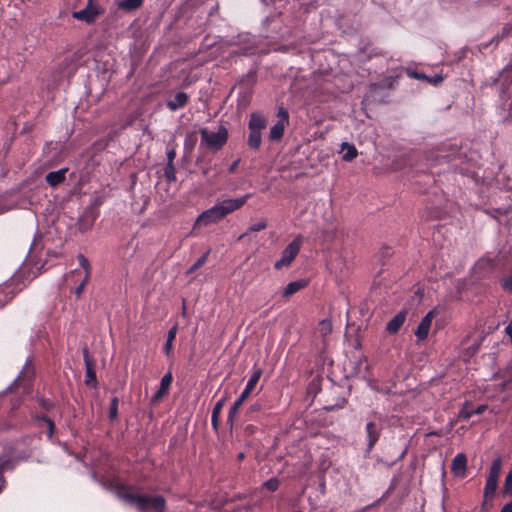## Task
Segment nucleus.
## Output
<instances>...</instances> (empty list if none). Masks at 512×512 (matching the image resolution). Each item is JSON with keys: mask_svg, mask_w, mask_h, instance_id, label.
I'll return each mask as SVG.
<instances>
[{"mask_svg": "<svg viewBox=\"0 0 512 512\" xmlns=\"http://www.w3.org/2000/svg\"><path fill=\"white\" fill-rule=\"evenodd\" d=\"M302 245V237L297 236L290 242L281 253V257L275 262L274 268L277 270L289 266L295 257L298 255Z\"/></svg>", "mask_w": 512, "mask_h": 512, "instance_id": "obj_4", "label": "nucleus"}, {"mask_svg": "<svg viewBox=\"0 0 512 512\" xmlns=\"http://www.w3.org/2000/svg\"><path fill=\"white\" fill-rule=\"evenodd\" d=\"M498 485V479L487 477L484 495L485 497L494 495Z\"/></svg>", "mask_w": 512, "mask_h": 512, "instance_id": "obj_22", "label": "nucleus"}, {"mask_svg": "<svg viewBox=\"0 0 512 512\" xmlns=\"http://www.w3.org/2000/svg\"><path fill=\"white\" fill-rule=\"evenodd\" d=\"M264 486L269 491H275L278 488V481L276 479H270L264 483Z\"/></svg>", "mask_w": 512, "mask_h": 512, "instance_id": "obj_34", "label": "nucleus"}, {"mask_svg": "<svg viewBox=\"0 0 512 512\" xmlns=\"http://www.w3.org/2000/svg\"><path fill=\"white\" fill-rule=\"evenodd\" d=\"M503 491L505 494L512 495V481L507 482V478L505 479Z\"/></svg>", "mask_w": 512, "mask_h": 512, "instance_id": "obj_36", "label": "nucleus"}, {"mask_svg": "<svg viewBox=\"0 0 512 512\" xmlns=\"http://www.w3.org/2000/svg\"><path fill=\"white\" fill-rule=\"evenodd\" d=\"M413 76H414L415 78H417V79H425V80H426V78H427V76H426V75H424V74H419V73H413Z\"/></svg>", "mask_w": 512, "mask_h": 512, "instance_id": "obj_44", "label": "nucleus"}, {"mask_svg": "<svg viewBox=\"0 0 512 512\" xmlns=\"http://www.w3.org/2000/svg\"><path fill=\"white\" fill-rule=\"evenodd\" d=\"M142 4V0H122L119 6L126 10H133Z\"/></svg>", "mask_w": 512, "mask_h": 512, "instance_id": "obj_24", "label": "nucleus"}, {"mask_svg": "<svg viewBox=\"0 0 512 512\" xmlns=\"http://www.w3.org/2000/svg\"><path fill=\"white\" fill-rule=\"evenodd\" d=\"M426 81L431 83V84H433V85H438V84H440L443 81V77L440 74H436V75H434L432 77H428L427 76Z\"/></svg>", "mask_w": 512, "mask_h": 512, "instance_id": "obj_33", "label": "nucleus"}, {"mask_svg": "<svg viewBox=\"0 0 512 512\" xmlns=\"http://www.w3.org/2000/svg\"><path fill=\"white\" fill-rule=\"evenodd\" d=\"M506 477H507V482L512 481V469L509 471V473Z\"/></svg>", "mask_w": 512, "mask_h": 512, "instance_id": "obj_45", "label": "nucleus"}, {"mask_svg": "<svg viewBox=\"0 0 512 512\" xmlns=\"http://www.w3.org/2000/svg\"><path fill=\"white\" fill-rule=\"evenodd\" d=\"M90 276L91 274H87V272H84V277L83 280L81 281V284L86 286L87 283L89 282Z\"/></svg>", "mask_w": 512, "mask_h": 512, "instance_id": "obj_41", "label": "nucleus"}, {"mask_svg": "<svg viewBox=\"0 0 512 512\" xmlns=\"http://www.w3.org/2000/svg\"><path fill=\"white\" fill-rule=\"evenodd\" d=\"M207 256H208V252L205 253L204 255H202L192 266L191 268L189 269V273H192L194 272L195 270H197L198 268H200L202 265L205 264L206 260H207Z\"/></svg>", "mask_w": 512, "mask_h": 512, "instance_id": "obj_31", "label": "nucleus"}, {"mask_svg": "<svg viewBox=\"0 0 512 512\" xmlns=\"http://www.w3.org/2000/svg\"><path fill=\"white\" fill-rule=\"evenodd\" d=\"M172 380H173V377L170 372L166 373L162 377L159 389L151 398L152 404L158 403L164 396H166L168 394Z\"/></svg>", "mask_w": 512, "mask_h": 512, "instance_id": "obj_8", "label": "nucleus"}, {"mask_svg": "<svg viewBox=\"0 0 512 512\" xmlns=\"http://www.w3.org/2000/svg\"><path fill=\"white\" fill-rule=\"evenodd\" d=\"M316 332L323 338L330 335L332 332V322L330 319L321 320L318 325Z\"/></svg>", "mask_w": 512, "mask_h": 512, "instance_id": "obj_19", "label": "nucleus"}, {"mask_svg": "<svg viewBox=\"0 0 512 512\" xmlns=\"http://www.w3.org/2000/svg\"><path fill=\"white\" fill-rule=\"evenodd\" d=\"M467 458L465 454L458 453L452 460L451 471L456 477L463 478L466 475Z\"/></svg>", "mask_w": 512, "mask_h": 512, "instance_id": "obj_9", "label": "nucleus"}, {"mask_svg": "<svg viewBox=\"0 0 512 512\" xmlns=\"http://www.w3.org/2000/svg\"><path fill=\"white\" fill-rule=\"evenodd\" d=\"M261 374H262L261 369H256L253 372V374L251 375V377L249 378V380L246 384L245 389L242 391V393L240 395V396H242V399H247L249 397V395L254 390L256 384L258 383V381L261 377Z\"/></svg>", "mask_w": 512, "mask_h": 512, "instance_id": "obj_11", "label": "nucleus"}, {"mask_svg": "<svg viewBox=\"0 0 512 512\" xmlns=\"http://www.w3.org/2000/svg\"><path fill=\"white\" fill-rule=\"evenodd\" d=\"M487 409L486 405H480L476 409L472 410V415L482 414Z\"/></svg>", "mask_w": 512, "mask_h": 512, "instance_id": "obj_37", "label": "nucleus"}, {"mask_svg": "<svg viewBox=\"0 0 512 512\" xmlns=\"http://www.w3.org/2000/svg\"><path fill=\"white\" fill-rule=\"evenodd\" d=\"M472 416V410L469 409L467 402L464 403L462 409L459 411L458 417L464 420L469 419Z\"/></svg>", "mask_w": 512, "mask_h": 512, "instance_id": "obj_30", "label": "nucleus"}, {"mask_svg": "<svg viewBox=\"0 0 512 512\" xmlns=\"http://www.w3.org/2000/svg\"><path fill=\"white\" fill-rule=\"evenodd\" d=\"M176 333H177V327L176 326H173L169 331H168V334H167V341H166V344L164 346V352L166 355H169L170 352L172 351V343L173 341L175 340V337H176Z\"/></svg>", "mask_w": 512, "mask_h": 512, "instance_id": "obj_21", "label": "nucleus"}, {"mask_svg": "<svg viewBox=\"0 0 512 512\" xmlns=\"http://www.w3.org/2000/svg\"><path fill=\"white\" fill-rule=\"evenodd\" d=\"M77 258L79 265L81 268H83L84 272H87V274H91V266L89 264L88 259L82 254L78 255Z\"/></svg>", "mask_w": 512, "mask_h": 512, "instance_id": "obj_28", "label": "nucleus"}, {"mask_svg": "<svg viewBox=\"0 0 512 512\" xmlns=\"http://www.w3.org/2000/svg\"><path fill=\"white\" fill-rule=\"evenodd\" d=\"M248 144L253 149L259 148L261 144V131L250 130Z\"/></svg>", "mask_w": 512, "mask_h": 512, "instance_id": "obj_20", "label": "nucleus"}, {"mask_svg": "<svg viewBox=\"0 0 512 512\" xmlns=\"http://www.w3.org/2000/svg\"><path fill=\"white\" fill-rule=\"evenodd\" d=\"M118 415V399L114 397L110 402L109 417L111 420L117 418Z\"/></svg>", "mask_w": 512, "mask_h": 512, "instance_id": "obj_27", "label": "nucleus"}, {"mask_svg": "<svg viewBox=\"0 0 512 512\" xmlns=\"http://www.w3.org/2000/svg\"><path fill=\"white\" fill-rule=\"evenodd\" d=\"M238 457H239V459H242V458L244 457L243 453H240V454L238 455Z\"/></svg>", "mask_w": 512, "mask_h": 512, "instance_id": "obj_48", "label": "nucleus"}, {"mask_svg": "<svg viewBox=\"0 0 512 512\" xmlns=\"http://www.w3.org/2000/svg\"><path fill=\"white\" fill-rule=\"evenodd\" d=\"M245 400L246 399H242V396H239V398L234 402L233 406L230 408V411H229V420H232V418L237 413L239 407L242 405V403Z\"/></svg>", "mask_w": 512, "mask_h": 512, "instance_id": "obj_29", "label": "nucleus"}, {"mask_svg": "<svg viewBox=\"0 0 512 512\" xmlns=\"http://www.w3.org/2000/svg\"><path fill=\"white\" fill-rule=\"evenodd\" d=\"M164 175L169 182L176 181V172H175V167L173 164L167 163V166L164 171Z\"/></svg>", "mask_w": 512, "mask_h": 512, "instance_id": "obj_26", "label": "nucleus"}, {"mask_svg": "<svg viewBox=\"0 0 512 512\" xmlns=\"http://www.w3.org/2000/svg\"><path fill=\"white\" fill-rule=\"evenodd\" d=\"M84 288H85V285H83V284H81V283L76 287V289H75V294H76V296H77V297H80V296H81V294H82V293H83V291H84Z\"/></svg>", "mask_w": 512, "mask_h": 512, "instance_id": "obj_38", "label": "nucleus"}, {"mask_svg": "<svg viewBox=\"0 0 512 512\" xmlns=\"http://www.w3.org/2000/svg\"><path fill=\"white\" fill-rule=\"evenodd\" d=\"M503 287L507 291L512 292V273L507 278L504 279Z\"/></svg>", "mask_w": 512, "mask_h": 512, "instance_id": "obj_35", "label": "nucleus"}, {"mask_svg": "<svg viewBox=\"0 0 512 512\" xmlns=\"http://www.w3.org/2000/svg\"><path fill=\"white\" fill-rule=\"evenodd\" d=\"M266 119L264 116L258 113H253L250 116L249 120V129L250 130H256L261 131L266 127Z\"/></svg>", "mask_w": 512, "mask_h": 512, "instance_id": "obj_15", "label": "nucleus"}, {"mask_svg": "<svg viewBox=\"0 0 512 512\" xmlns=\"http://www.w3.org/2000/svg\"><path fill=\"white\" fill-rule=\"evenodd\" d=\"M238 163H239V160H236L235 162H233L229 168V171L233 172L236 169V167L238 166Z\"/></svg>", "mask_w": 512, "mask_h": 512, "instance_id": "obj_43", "label": "nucleus"}, {"mask_svg": "<svg viewBox=\"0 0 512 512\" xmlns=\"http://www.w3.org/2000/svg\"><path fill=\"white\" fill-rule=\"evenodd\" d=\"M201 144L205 145L208 149L219 150L227 142L228 132L223 126L219 127L217 131H211L207 128L200 129Z\"/></svg>", "mask_w": 512, "mask_h": 512, "instance_id": "obj_3", "label": "nucleus"}, {"mask_svg": "<svg viewBox=\"0 0 512 512\" xmlns=\"http://www.w3.org/2000/svg\"><path fill=\"white\" fill-rule=\"evenodd\" d=\"M368 384L372 389L377 390V387L374 385L372 381H368Z\"/></svg>", "mask_w": 512, "mask_h": 512, "instance_id": "obj_46", "label": "nucleus"}, {"mask_svg": "<svg viewBox=\"0 0 512 512\" xmlns=\"http://www.w3.org/2000/svg\"><path fill=\"white\" fill-rule=\"evenodd\" d=\"M266 226H267L266 221H265V220H261V221H259V222L255 223V224L251 225V226L249 227V231H250V232H257V231H261V230L265 229V228H266Z\"/></svg>", "mask_w": 512, "mask_h": 512, "instance_id": "obj_32", "label": "nucleus"}, {"mask_svg": "<svg viewBox=\"0 0 512 512\" xmlns=\"http://www.w3.org/2000/svg\"><path fill=\"white\" fill-rule=\"evenodd\" d=\"M502 462L500 458H496L491 465L489 475L490 478L498 479L501 473Z\"/></svg>", "mask_w": 512, "mask_h": 512, "instance_id": "obj_23", "label": "nucleus"}, {"mask_svg": "<svg viewBox=\"0 0 512 512\" xmlns=\"http://www.w3.org/2000/svg\"><path fill=\"white\" fill-rule=\"evenodd\" d=\"M223 404H224V400H220L216 403V405L213 408L211 420H212V424L214 427H216V425H217V421H218L221 409L223 407Z\"/></svg>", "mask_w": 512, "mask_h": 512, "instance_id": "obj_25", "label": "nucleus"}, {"mask_svg": "<svg viewBox=\"0 0 512 512\" xmlns=\"http://www.w3.org/2000/svg\"><path fill=\"white\" fill-rule=\"evenodd\" d=\"M257 409H258V407H256V406H251V408H250L251 411H256Z\"/></svg>", "mask_w": 512, "mask_h": 512, "instance_id": "obj_47", "label": "nucleus"}, {"mask_svg": "<svg viewBox=\"0 0 512 512\" xmlns=\"http://www.w3.org/2000/svg\"><path fill=\"white\" fill-rule=\"evenodd\" d=\"M187 101L188 95L184 92H178L172 100L167 102V107L172 111H176L182 108Z\"/></svg>", "mask_w": 512, "mask_h": 512, "instance_id": "obj_12", "label": "nucleus"}, {"mask_svg": "<svg viewBox=\"0 0 512 512\" xmlns=\"http://www.w3.org/2000/svg\"><path fill=\"white\" fill-rule=\"evenodd\" d=\"M287 124L288 112L281 108L278 111V121L270 129L269 138L271 140H279L283 136Z\"/></svg>", "mask_w": 512, "mask_h": 512, "instance_id": "obj_7", "label": "nucleus"}, {"mask_svg": "<svg viewBox=\"0 0 512 512\" xmlns=\"http://www.w3.org/2000/svg\"><path fill=\"white\" fill-rule=\"evenodd\" d=\"M438 314V311L436 308L430 310L421 320L418 327L415 330V336L419 341H423L427 338L432 321L434 317Z\"/></svg>", "mask_w": 512, "mask_h": 512, "instance_id": "obj_6", "label": "nucleus"}, {"mask_svg": "<svg viewBox=\"0 0 512 512\" xmlns=\"http://www.w3.org/2000/svg\"><path fill=\"white\" fill-rule=\"evenodd\" d=\"M174 157H175V152L174 151H169L167 153L168 163L173 164Z\"/></svg>", "mask_w": 512, "mask_h": 512, "instance_id": "obj_40", "label": "nucleus"}, {"mask_svg": "<svg viewBox=\"0 0 512 512\" xmlns=\"http://www.w3.org/2000/svg\"><path fill=\"white\" fill-rule=\"evenodd\" d=\"M500 512H512V501L505 504Z\"/></svg>", "mask_w": 512, "mask_h": 512, "instance_id": "obj_39", "label": "nucleus"}, {"mask_svg": "<svg viewBox=\"0 0 512 512\" xmlns=\"http://www.w3.org/2000/svg\"><path fill=\"white\" fill-rule=\"evenodd\" d=\"M66 172H67V169L64 168V169H60V170L48 173L46 175L47 183L52 187L57 186L58 184H60L64 181Z\"/></svg>", "mask_w": 512, "mask_h": 512, "instance_id": "obj_13", "label": "nucleus"}, {"mask_svg": "<svg viewBox=\"0 0 512 512\" xmlns=\"http://www.w3.org/2000/svg\"><path fill=\"white\" fill-rule=\"evenodd\" d=\"M117 495L140 512H164L165 501L161 496H140L126 487L118 488Z\"/></svg>", "mask_w": 512, "mask_h": 512, "instance_id": "obj_2", "label": "nucleus"}, {"mask_svg": "<svg viewBox=\"0 0 512 512\" xmlns=\"http://www.w3.org/2000/svg\"><path fill=\"white\" fill-rule=\"evenodd\" d=\"M102 12L103 11L100 9L98 5L93 4L92 0H89L88 5L80 11H74L72 13V17L74 19L91 24Z\"/></svg>", "mask_w": 512, "mask_h": 512, "instance_id": "obj_5", "label": "nucleus"}, {"mask_svg": "<svg viewBox=\"0 0 512 512\" xmlns=\"http://www.w3.org/2000/svg\"><path fill=\"white\" fill-rule=\"evenodd\" d=\"M248 197L249 195H245L236 199H226L202 212L194 223V229L199 226H207L212 223H217L227 214L241 208L246 203Z\"/></svg>", "mask_w": 512, "mask_h": 512, "instance_id": "obj_1", "label": "nucleus"}, {"mask_svg": "<svg viewBox=\"0 0 512 512\" xmlns=\"http://www.w3.org/2000/svg\"><path fill=\"white\" fill-rule=\"evenodd\" d=\"M366 432L368 437V449L370 450L379 438V430L375 423L369 422L366 425Z\"/></svg>", "mask_w": 512, "mask_h": 512, "instance_id": "obj_14", "label": "nucleus"}, {"mask_svg": "<svg viewBox=\"0 0 512 512\" xmlns=\"http://www.w3.org/2000/svg\"><path fill=\"white\" fill-rule=\"evenodd\" d=\"M406 320V312L405 311H400L399 313H397L388 323H387V326H386V330L390 333V334H395L399 331V329L401 328V326L404 324Z\"/></svg>", "mask_w": 512, "mask_h": 512, "instance_id": "obj_10", "label": "nucleus"}, {"mask_svg": "<svg viewBox=\"0 0 512 512\" xmlns=\"http://www.w3.org/2000/svg\"><path fill=\"white\" fill-rule=\"evenodd\" d=\"M84 362L86 365V379H85L86 384L95 382L96 381L95 372L93 371L92 361H91L90 356L86 349L84 350Z\"/></svg>", "mask_w": 512, "mask_h": 512, "instance_id": "obj_18", "label": "nucleus"}, {"mask_svg": "<svg viewBox=\"0 0 512 512\" xmlns=\"http://www.w3.org/2000/svg\"><path fill=\"white\" fill-rule=\"evenodd\" d=\"M46 423H47V425H48V427H49V436H51V435H52V433H53L54 424H53V422H52L51 420H49V419H47V420H46Z\"/></svg>", "mask_w": 512, "mask_h": 512, "instance_id": "obj_42", "label": "nucleus"}, {"mask_svg": "<svg viewBox=\"0 0 512 512\" xmlns=\"http://www.w3.org/2000/svg\"><path fill=\"white\" fill-rule=\"evenodd\" d=\"M307 282L305 280H298L290 282L283 290V297L289 298L294 293L306 287Z\"/></svg>", "mask_w": 512, "mask_h": 512, "instance_id": "obj_16", "label": "nucleus"}, {"mask_svg": "<svg viewBox=\"0 0 512 512\" xmlns=\"http://www.w3.org/2000/svg\"><path fill=\"white\" fill-rule=\"evenodd\" d=\"M341 152H342V159L347 162L352 161L358 155L356 147L347 142L342 143Z\"/></svg>", "mask_w": 512, "mask_h": 512, "instance_id": "obj_17", "label": "nucleus"}]
</instances>
